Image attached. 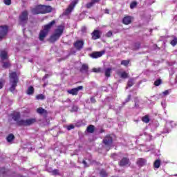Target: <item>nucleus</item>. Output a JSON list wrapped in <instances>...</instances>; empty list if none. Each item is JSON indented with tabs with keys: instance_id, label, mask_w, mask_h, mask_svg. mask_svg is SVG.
<instances>
[{
	"instance_id": "nucleus-43",
	"label": "nucleus",
	"mask_w": 177,
	"mask_h": 177,
	"mask_svg": "<svg viewBox=\"0 0 177 177\" xmlns=\"http://www.w3.org/2000/svg\"><path fill=\"white\" fill-rule=\"evenodd\" d=\"M111 35H113V32H111V30H109L107 33H106V37L108 38H110V37H111Z\"/></svg>"
},
{
	"instance_id": "nucleus-2",
	"label": "nucleus",
	"mask_w": 177,
	"mask_h": 177,
	"mask_svg": "<svg viewBox=\"0 0 177 177\" xmlns=\"http://www.w3.org/2000/svg\"><path fill=\"white\" fill-rule=\"evenodd\" d=\"M32 15H46L52 12V6L45 5H37L31 9Z\"/></svg>"
},
{
	"instance_id": "nucleus-42",
	"label": "nucleus",
	"mask_w": 177,
	"mask_h": 177,
	"mask_svg": "<svg viewBox=\"0 0 177 177\" xmlns=\"http://www.w3.org/2000/svg\"><path fill=\"white\" fill-rule=\"evenodd\" d=\"M82 164L84 165V168H88V167H89V165H88V163L86 162V160H83L82 162Z\"/></svg>"
},
{
	"instance_id": "nucleus-28",
	"label": "nucleus",
	"mask_w": 177,
	"mask_h": 177,
	"mask_svg": "<svg viewBox=\"0 0 177 177\" xmlns=\"http://www.w3.org/2000/svg\"><path fill=\"white\" fill-rule=\"evenodd\" d=\"M105 77L108 78L111 77V68H108L105 70Z\"/></svg>"
},
{
	"instance_id": "nucleus-45",
	"label": "nucleus",
	"mask_w": 177,
	"mask_h": 177,
	"mask_svg": "<svg viewBox=\"0 0 177 177\" xmlns=\"http://www.w3.org/2000/svg\"><path fill=\"white\" fill-rule=\"evenodd\" d=\"M163 95H165V96H167V95H169V91L165 90V91L163 92Z\"/></svg>"
},
{
	"instance_id": "nucleus-50",
	"label": "nucleus",
	"mask_w": 177,
	"mask_h": 177,
	"mask_svg": "<svg viewBox=\"0 0 177 177\" xmlns=\"http://www.w3.org/2000/svg\"><path fill=\"white\" fill-rule=\"evenodd\" d=\"M44 78H48V74L44 76Z\"/></svg>"
},
{
	"instance_id": "nucleus-32",
	"label": "nucleus",
	"mask_w": 177,
	"mask_h": 177,
	"mask_svg": "<svg viewBox=\"0 0 177 177\" xmlns=\"http://www.w3.org/2000/svg\"><path fill=\"white\" fill-rule=\"evenodd\" d=\"M100 175L101 177H107L108 174L107 172H106V170L102 169L100 172Z\"/></svg>"
},
{
	"instance_id": "nucleus-18",
	"label": "nucleus",
	"mask_w": 177,
	"mask_h": 177,
	"mask_svg": "<svg viewBox=\"0 0 177 177\" xmlns=\"http://www.w3.org/2000/svg\"><path fill=\"white\" fill-rule=\"evenodd\" d=\"M37 113L46 117L48 115V111H46V109H44L42 107H39L37 109Z\"/></svg>"
},
{
	"instance_id": "nucleus-6",
	"label": "nucleus",
	"mask_w": 177,
	"mask_h": 177,
	"mask_svg": "<svg viewBox=\"0 0 177 177\" xmlns=\"http://www.w3.org/2000/svg\"><path fill=\"white\" fill-rule=\"evenodd\" d=\"M28 21V11L24 10L21 12L19 16V26H26Z\"/></svg>"
},
{
	"instance_id": "nucleus-7",
	"label": "nucleus",
	"mask_w": 177,
	"mask_h": 177,
	"mask_svg": "<svg viewBox=\"0 0 177 177\" xmlns=\"http://www.w3.org/2000/svg\"><path fill=\"white\" fill-rule=\"evenodd\" d=\"M102 143L109 148L108 150H110V147H111V145H113V137L110 134L106 135L103 140Z\"/></svg>"
},
{
	"instance_id": "nucleus-38",
	"label": "nucleus",
	"mask_w": 177,
	"mask_h": 177,
	"mask_svg": "<svg viewBox=\"0 0 177 177\" xmlns=\"http://www.w3.org/2000/svg\"><path fill=\"white\" fill-rule=\"evenodd\" d=\"M1 173L3 175H6V174H8V169H6L5 167H1Z\"/></svg>"
},
{
	"instance_id": "nucleus-3",
	"label": "nucleus",
	"mask_w": 177,
	"mask_h": 177,
	"mask_svg": "<svg viewBox=\"0 0 177 177\" xmlns=\"http://www.w3.org/2000/svg\"><path fill=\"white\" fill-rule=\"evenodd\" d=\"M66 27L64 25H59L57 28L55 30L54 33L48 39L49 42L51 44H55L56 41L60 39V37L63 35V32H64V30Z\"/></svg>"
},
{
	"instance_id": "nucleus-22",
	"label": "nucleus",
	"mask_w": 177,
	"mask_h": 177,
	"mask_svg": "<svg viewBox=\"0 0 177 177\" xmlns=\"http://www.w3.org/2000/svg\"><path fill=\"white\" fill-rule=\"evenodd\" d=\"M88 70H89V66H88V64H83L80 68V72L81 73H84V72L88 73Z\"/></svg>"
},
{
	"instance_id": "nucleus-29",
	"label": "nucleus",
	"mask_w": 177,
	"mask_h": 177,
	"mask_svg": "<svg viewBox=\"0 0 177 177\" xmlns=\"http://www.w3.org/2000/svg\"><path fill=\"white\" fill-rule=\"evenodd\" d=\"M142 122H145V124H149V122H150V118H149V115H147L142 117Z\"/></svg>"
},
{
	"instance_id": "nucleus-25",
	"label": "nucleus",
	"mask_w": 177,
	"mask_h": 177,
	"mask_svg": "<svg viewBox=\"0 0 177 177\" xmlns=\"http://www.w3.org/2000/svg\"><path fill=\"white\" fill-rule=\"evenodd\" d=\"M86 131L88 133H93V132H95V127L92 124H90L89 126L87 127Z\"/></svg>"
},
{
	"instance_id": "nucleus-21",
	"label": "nucleus",
	"mask_w": 177,
	"mask_h": 177,
	"mask_svg": "<svg viewBox=\"0 0 177 177\" xmlns=\"http://www.w3.org/2000/svg\"><path fill=\"white\" fill-rule=\"evenodd\" d=\"M16 138L13 133H10L6 137V140L8 143H13L14 140Z\"/></svg>"
},
{
	"instance_id": "nucleus-35",
	"label": "nucleus",
	"mask_w": 177,
	"mask_h": 177,
	"mask_svg": "<svg viewBox=\"0 0 177 177\" xmlns=\"http://www.w3.org/2000/svg\"><path fill=\"white\" fill-rule=\"evenodd\" d=\"M92 71L93 73H102V68H93Z\"/></svg>"
},
{
	"instance_id": "nucleus-33",
	"label": "nucleus",
	"mask_w": 177,
	"mask_h": 177,
	"mask_svg": "<svg viewBox=\"0 0 177 177\" xmlns=\"http://www.w3.org/2000/svg\"><path fill=\"white\" fill-rule=\"evenodd\" d=\"M136 6H138V2L136 1H133L130 3V9H134Z\"/></svg>"
},
{
	"instance_id": "nucleus-9",
	"label": "nucleus",
	"mask_w": 177,
	"mask_h": 177,
	"mask_svg": "<svg viewBox=\"0 0 177 177\" xmlns=\"http://www.w3.org/2000/svg\"><path fill=\"white\" fill-rule=\"evenodd\" d=\"M77 3H78V0H75L72 1L65 10V15H69V13H71L74 8H75V5H77Z\"/></svg>"
},
{
	"instance_id": "nucleus-48",
	"label": "nucleus",
	"mask_w": 177,
	"mask_h": 177,
	"mask_svg": "<svg viewBox=\"0 0 177 177\" xmlns=\"http://www.w3.org/2000/svg\"><path fill=\"white\" fill-rule=\"evenodd\" d=\"M105 13H106L107 15H109V10L108 9H106V10H105Z\"/></svg>"
},
{
	"instance_id": "nucleus-4",
	"label": "nucleus",
	"mask_w": 177,
	"mask_h": 177,
	"mask_svg": "<svg viewBox=\"0 0 177 177\" xmlns=\"http://www.w3.org/2000/svg\"><path fill=\"white\" fill-rule=\"evenodd\" d=\"M54 24H56V21L53 20L51 22L44 26V29L41 30L39 34V41H44L45 39L46 35L49 34V31H50V28H52V26H54Z\"/></svg>"
},
{
	"instance_id": "nucleus-13",
	"label": "nucleus",
	"mask_w": 177,
	"mask_h": 177,
	"mask_svg": "<svg viewBox=\"0 0 177 177\" xmlns=\"http://www.w3.org/2000/svg\"><path fill=\"white\" fill-rule=\"evenodd\" d=\"M84 44L83 40H77L73 45L77 50H81L84 48Z\"/></svg>"
},
{
	"instance_id": "nucleus-39",
	"label": "nucleus",
	"mask_w": 177,
	"mask_h": 177,
	"mask_svg": "<svg viewBox=\"0 0 177 177\" xmlns=\"http://www.w3.org/2000/svg\"><path fill=\"white\" fill-rule=\"evenodd\" d=\"M170 44H171V45H172V46H176V44H177V38H174L173 40H171Z\"/></svg>"
},
{
	"instance_id": "nucleus-31",
	"label": "nucleus",
	"mask_w": 177,
	"mask_h": 177,
	"mask_svg": "<svg viewBox=\"0 0 177 177\" xmlns=\"http://www.w3.org/2000/svg\"><path fill=\"white\" fill-rule=\"evenodd\" d=\"M36 99L37 100H44L45 95H44V94H39L36 95Z\"/></svg>"
},
{
	"instance_id": "nucleus-12",
	"label": "nucleus",
	"mask_w": 177,
	"mask_h": 177,
	"mask_svg": "<svg viewBox=\"0 0 177 177\" xmlns=\"http://www.w3.org/2000/svg\"><path fill=\"white\" fill-rule=\"evenodd\" d=\"M102 32H100V30H94L93 32L91 33V39L93 41H96V39H100V35Z\"/></svg>"
},
{
	"instance_id": "nucleus-16",
	"label": "nucleus",
	"mask_w": 177,
	"mask_h": 177,
	"mask_svg": "<svg viewBox=\"0 0 177 177\" xmlns=\"http://www.w3.org/2000/svg\"><path fill=\"white\" fill-rule=\"evenodd\" d=\"M1 62H5V60H9V55H8V51L3 50L1 51Z\"/></svg>"
},
{
	"instance_id": "nucleus-8",
	"label": "nucleus",
	"mask_w": 177,
	"mask_h": 177,
	"mask_svg": "<svg viewBox=\"0 0 177 177\" xmlns=\"http://www.w3.org/2000/svg\"><path fill=\"white\" fill-rule=\"evenodd\" d=\"M82 89H84V86H79L76 88L68 90L67 93H69V95H72L73 96H77V95H78V92H80V91H82Z\"/></svg>"
},
{
	"instance_id": "nucleus-46",
	"label": "nucleus",
	"mask_w": 177,
	"mask_h": 177,
	"mask_svg": "<svg viewBox=\"0 0 177 177\" xmlns=\"http://www.w3.org/2000/svg\"><path fill=\"white\" fill-rule=\"evenodd\" d=\"M91 1L95 5V3H98V2H100V0H91Z\"/></svg>"
},
{
	"instance_id": "nucleus-15",
	"label": "nucleus",
	"mask_w": 177,
	"mask_h": 177,
	"mask_svg": "<svg viewBox=\"0 0 177 177\" xmlns=\"http://www.w3.org/2000/svg\"><path fill=\"white\" fill-rule=\"evenodd\" d=\"M147 162V160L145 158H140L137 159L136 165L139 168H142V167H145L146 165V163Z\"/></svg>"
},
{
	"instance_id": "nucleus-10",
	"label": "nucleus",
	"mask_w": 177,
	"mask_h": 177,
	"mask_svg": "<svg viewBox=\"0 0 177 177\" xmlns=\"http://www.w3.org/2000/svg\"><path fill=\"white\" fill-rule=\"evenodd\" d=\"M9 31V27L8 26H1V39H3Z\"/></svg>"
},
{
	"instance_id": "nucleus-23",
	"label": "nucleus",
	"mask_w": 177,
	"mask_h": 177,
	"mask_svg": "<svg viewBox=\"0 0 177 177\" xmlns=\"http://www.w3.org/2000/svg\"><path fill=\"white\" fill-rule=\"evenodd\" d=\"M35 91V89L34 88V86H30L26 91V93L27 95H34Z\"/></svg>"
},
{
	"instance_id": "nucleus-17",
	"label": "nucleus",
	"mask_w": 177,
	"mask_h": 177,
	"mask_svg": "<svg viewBox=\"0 0 177 177\" xmlns=\"http://www.w3.org/2000/svg\"><path fill=\"white\" fill-rule=\"evenodd\" d=\"M122 23L123 24H125V26L131 24V23H132V17L125 16L122 19Z\"/></svg>"
},
{
	"instance_id": "nucleus-34",
	"label": "nucleus",
	"mask_w": 177,
	"mask_h": 177,
	"mask_svg": "<svg viewBox=\"0 0 177 177\" xmlns=\"http://www.w3.org/2000/svg\"><path fill=\"white\" fill-rule=\"evenodd\" d=\"M50 173L52 174V175L56 176V175H60V172L59 171V169H54L53 171H50Z\"/></svg>"
},
{
	"instance_id": "nucleus-36",
	"label": "nucleus",
	"mask_w": 177,
	"mask_h": 177,
	"mask_svg": "<svg viewBox=\"0 0 177 177\" xmlns=\"http://www.w3.org/2000/svg\"><path fill=\"white\" fill-rule=\"evenodd\" d=\"M94 5H95V4L93 3L92 1H91V2L87 3L86 4V8L87 9H91V8H92V6H93Z\"/></svg>"
},
{
	"instance_id": "nucleus-20",
	"label": "nucleus",
	"mask_w": 177,
	"mask_h": 177,
	"mask_svg": "<svg viewBox=\"0 0 177 177\" xmlns=\"http://www.w3.org/2000/svg\"><path fill=\"white\" fill-rule=\"evenodd\" d=\"M6 61H1L2 63V68H9L10 66H12V64H10V62L9 59H6Z\"/></svg>"
},
{
	"instance_id": "nucleus-14",
	"label": "nucleus",
	"mask_w": 177,
	"mask_h": 177,
	"mask_svg": "<svg viewBox=\"0 0 177 177\" xmlns=\"http://www.w3.org/2000/svg\"><path fill=\"white\" fill-rule=\"evenodd\" d=\"M104 51H95L91 54V57L93 59H98V57H102L104 55Z\"/></svg>"
},
{
	"instance_id": "nucleus-51",
	"label": "nucleus",
	"mask_w": 177,
	"mask_h": 177,
	"mask_svg": "<svg viewBox=\"0 0 177 177\" xmlns=\"http://www.w3.org/2000/svg\"><path fill=\"white\" fill-rule=\"evenodd\" d=\"M1 88H2V82L1 83Z\"/></svg>"
},
{
	"instance_id": "nucleus-5",
	"label": "nucleus",
	"mask_w": 177,
	"mask_h": 177,
	"mask_svg": "<svg viewBox=\"0 0 177 177\" xmlns=\"http://www.w3.org/2000/svg\"><path fill=\"white\" fill-rule=\"evenodd\" d=\"M10 80L11 83V86L9 90L12 93L15 92L16 90V86H17V84H19V77H17V73L16 72H12L10 73Z\"/></svg>"
},
{
	"instance_id": "nucleus-47",
	"label": "nucleus",
	"mask_w": 177,
	"mask_h": 177,
	"mask_svg": "<svg viewBox=\"0 0 177 177\" xmlns=\"http://www.w3.org/2000/svg\"><path fill=\"white\" fill-rule=\"evenodd\" d=\"M135 107L138 109V107H139V104H138L137 102H135Z\"/></svg>"
},
{
	"instance_id": "nucleus-19",
	"label": "nucleus",
	"mask_w": 177,
	"mask_h": 177,
	"mask_svg": "<svg viewBox=\"0 0 177 177\" xmlns=\"http://www.w3.org/2000/svg\"><path fill=\"white\" fill-rule=\"evenodd\" d=\"M117 74L123 80H127V78L129 77V73H127L126 71L117 72Z\"/></svg>"
},
{
	"instance_id": "nucleus-40",
	"label": "nucleus",
	"mask_w": 177,
	"mask_h": 177,
	"mask_svg": "<svg viewBox=\"0 0 177 177\" xmlns=\"http://www.w3.org/2000/svg\"><path fill=\"white\" fill-rule=\"evenodd\" d=\"M3 2L7 6L12 5V0H3Z\"/></svg>"
},
{
	"instance_id": "nucleus-1",
	"label": "nucleus",
	"mask_w": 177,
	"mask_h": 177,
	"mask_svg": "<svg viewBox=\"0 0 177 177\" xmlns=\"http://www.w3.org/2000/svg\"><path fill=\"white\" fill-rule=\"evenodd\" d=\"M11 117L14 121L17 122V125L18 127H31V125L35 124V122L37 121L36 118H28L26 120L21 119V115L20 114V112H13L11 113Z\"/></svg>"
},
{
	"instance_id": "nucleus-44",
	"label": "nucleus",
	"mask_w": 177,
	"mask_h": 177,
	"mask_svg": "<svg viewBox=\"0 0 177 177\" xmlns=\"http://www.w3.org/2000/svg\"><path fill=\"white\" fill-rule=\"evenodd\" d=\"M90 100L91 103H93V104L96 103V99L95 98V97H91L90 98Z\"/></svg>"
},
{
	"instance_id": "nucleus-11",
	"label": "nucleus",
	"mask_w": 177,
	"mask_h": 177,
	"mask_svg": "<svg viewBox=\"0 0 177 177\" xmlns=\"http://www.w3.org/2000/svg\"><path fill=\"white\" fill-rule=\"evenodd\" d=\"M118 165L120 167H127V165H131V161L129 160V158L124 157L120 160V161L118 163Z\"/></svg>"
},
{
	"instance_id": "nucleus-27",
	"label": "nucleus",
	"mask_w": 177,
	"mask_h": 177,
	"mask_svg": "<svg viewBox=\"0 0 177 177\" xmlns=\"http://www.w3.org/2000/svg\"><path fill=\"white\" fill-rule=\"evenodd\" d=\"M129 63H131V60L130 59L122 60L121 62H120V64L122 66H124V67H128Z\"/></svg>"
},
{
	"instance_id": "nucleus-49",
	"label": "nucleus",
	"mask_w": 177,
	"mask_h": 177,
	"mask_svg": "<svg viewBox=\"0 0 177 177\" xmlns=\"http://www.w3.org/2000/svg\"><path fill=\"white\" fill-rule=\"evenodd\" d=\"M103 132H104V129H101L100 130V133H103Z\"/></svg>"
},
{
	"instance_id": "nucleus-41",
	"label": "nucleus",
	"mask_w": 177,
	"mask_h": 177,
	"mask_svg": "<svg viewBox=\"0 0 177 177\" xmlns=\"http://www.w3.org/2000/svg\"><path fill=\"white\" fill-rule=\"evenodd\" d=\"M74 128H75L74 124H70V125L67 126L66 129L68 131H71V129H74Z\"/></svg>"
},
{
	"instance_id": "nucleus-30",
	"label": "nucleus",
	"mask_w": 177,
	"mask_h": 177,
	"mask_svg": "<svg viewBox=\"0 0 177 177\" xmlns=\"http://www.w3.org/2000/svg\"><path fill=\"white\" fill-rule=\"evenodd\" d=\"M162 84V80L161 79H158L154 82L155 86H160Z\"/></svg>"
},
{
	"instance_id": "nucleus-26",
	"label": "nucleus",
	"mask_w": 177,
	"mask_h": 177,
	"mask_svg": "<svg viewBox=\"0 0 177 177\" xmlns=\"http://www.w3.org/2000/svg\"><path fill=\"white\" fill-rule=\"evenodd\" d=\"M161 166V160L157 159L156 160L154 161L153 162V168H160Z\"/></svg>"
},
{
	"instance_id": "nucleus-37",
	"label": "nucleus",
	"mask_w": 177,
	"mask_h": 177,
	"mask_svg": "<svg viewBox=\"0 0 177 177\" xmlns=\"http://www.w3.org/2000/svg\"><path fill=\"white\" fill-rule=\"evenodd\" d=\"M131 97H132V96H131V95H129L127 96V97L126 100H125V102H123V106H125V104H126V103H128L129 102L131 101Z\"/></svg>"
},
{
	"instance_id": "nucleus-24",
	"label": "nucleus",
	"mask_w": 177,
	"mask_h": 177,
	"mask_svg": "<svg viewBox=\"0 0 177 177\" xmlns=\"http://www.w3.org/2000/svg\"><path fill=\"white\" fill-rule=\"evenodd\" d=\"M133 85H135V78L131 77L130 79H129V80L127 82V86L129 88H131V87L133 86Z\"/></svg>"
}]
</instances>
